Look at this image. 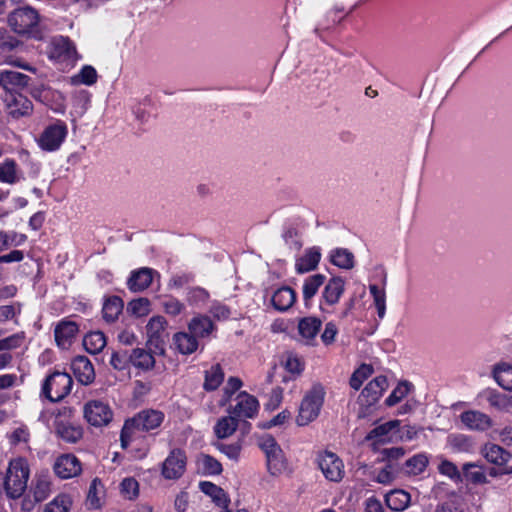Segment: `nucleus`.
<instances>
[{
	"instance_id": "obj_1",
	"label": "nucleus",
	"mask_w": 512,
	"mask_h": 512,
	"mask_svg": "<svg viewBox=\"0 0 512 512\" xmlns=\"http://www.w3.org/2000/svg\"><path fill=\"white\" fill-rule=\"evenodd\" d=\"M28 478L29 467L24 459L10 461L4 478L6 495L11 499L21 497L27 488Z\"/></svg>"
},
{
	"instance_id": "obj_2",
	"label": "nucleus",
	"mask_w": 512,
	"mask_h": 512,
	"mask_svg": "<svg viewBox=\"0 0 512 512\" xmlns=\"http://www.w3.org/2000/svg\"><path fill=\"white\" fill-rule=\"evenodd\" d=\"M325 394L326 392L322 384H313L301 401L298 415L296 417L297 425H308L319 416L324 403Z\"/></svg>"
},
{
	"instance_id": "obj_3",
	"label": "nucleus",
	"mask_w": 512,
	"mask_h": 512,
	"mask_svg": "<svg viewBox=\"0 0 512 512\" xmlns=\"http://www.w3.org/2000/svg\"><path fill=\"white\" fill-rule=\"evenodd\" d=\"M39 20L37 10L30 6L17 8L8 16V24L15 33L29 35L35 39L41 38L38 29Z\"/></svg>"
},
{
	"instance_id": "obj_4",
	"label": "nucleus",
	"mask_w": 512,
	"mask_h": 512,
	"mask_svg": "<svg viewBox=\"0 0 512 512\" xmlns=\"http://www.w3.org/2000/svg\"><path fill=\"white\" fill-rule=\"evenodd\" d=\"M72 377L66 372L54 371L42 385V394L51 402L63 400L71 391Z\"/></svg>"
},
{
	"instance_id": "obj_5",
	"label": "nucleus",
	"mask_w": 512,
	"mask_h": 512,
	"mask_svg": "<svg viewBox=\"0 0 512 512\" xmlns=\"http://www.w3.org/2000/svg\"><path fill=\"white\" fill-rule=\"evenodd\" d=\"M167 321L163 316L152 317L146 325L148 344L154 347L156 352L164 354L165 342L168 339Z\"/></svg>"
},
{
	"instance_id": "obj_6",
	"label": "nucleus",
	"mask_w": 512,
	"mask_h": 512,
	"mask_svg": "<svg viewBox=\"0 0 512 512\" xmlns=\"http://www.w3.org/2000/svg\"><path fill=\"white\" fill-rule=\"evenodd\" d=\"M84 417L95 427L107 425L112 420V410L109 405L100 400H91L84 405Z\"/></svg>"
},
{
	"instance_id": "obj_7",
	"label": "nucleus",
	"mask_w": 512,
	"mask_h": 512,
	"mask_svg": "<svg viewBox=\"0 0 512 512\" xmlns=\"http://www.w3.org/2000/svg\"><path fill=\"white\" fill-rule=\"evenodd\" d=\"M186 463V453L180 448L172 449L162 463V476L168 480L179 479L186 470Z\"/></svg>"
},
{
	"instance_id": "obj_8",
	"label": "nucleus",
	"mask_w": 512,
	"mask_h": 512,
	"mask_svg": "<svg viewBox=\"0 0 512 512\" xmlns=\"http://www.w3.org/2000/svg\"><path fill=\"white\" fill-rule=\"evenodd\" d=\"M318 465L325 478L332 482H339L344 476L342 460L332 452H325L318 458Z\"/></svg>"
},
{
	"instance_id": "obj_9",
	"label": "nucleus",
	"mask_w": 512,
	"mask_h": 512,
	"mask_svg": "<svg viewBox=\"0 0 512 512\" xmlns=\"http://www.w3.org/2000/svg\"><path fill=\"white\" fill-rule=\"evenodd\" d=\"M152 100L149 96H145L133 105L132 113L134 116L133 122L130 123V129L134 134L140 135L146 131L145 126L149 123L152 117Z\"/></svg>"
},
{
	"instance_id": "obj_10",
	"label": "nucleus",
	"mask_w": 512,
	"mask_h": 512,
	"mask_svg": "<svg viewBox=\"0 0 512 512\" xmlns=\"http://www.w3.org/2000/svg\"><path fill=\"white\" fill-rule=\"evenodd\" d=\"M3 100L8 115L14 119L29 116L33 111L32 102L21 93H5Z\"/></svg>"
},
{
	"instance_id": "obj_11",
	"label": "nucleus",
	"mask_w": 512,
	"mask_h": 512,
	"mask_svg": "<svg viewBox=\"0 0 512 512\" xmlns=\"http://www.w3.org/2000/svg\"><path fill=\"white\" fill-rule=\"evenodd\" d=\"M67 135V127L64 123H56L48 126L39 138V145L43 150H57Z\"/></svg>"
},
{
	"instance_id": "obj_12",
	"label": "nucleus",
	"mask_w": 512,
	"mask_h": 512,
	"mask_svg": "<svg viewBox=\"0 0 512 512\" xmlns=\"http://www.w3.org/2000/svg\"><path fill=\"white\" fill-rule=\"evenodd\" d=\"M164 420L163 412L154 409H145L130 418V429L151 431L158 428Z\"/></svg>"
},
{
	"instance_id": "obj_13",
	"label": "nucleus",
	"mask_w": 512,
	"mask_h": 512,
	"mask_svg": "<svg viewBox=\"0 0 512 512\" xmlns=\"http://www.w3.org/2000/svg\"><path fill=\"white\" fill-rule=\"evenodd\" d=\"M237 403L229 409V413L237 419L254 418L257 415L259 402L253 395L240 392L236 398Z\"/></svg>"
},
{
	"instance_id": "obj_14",
	"label": "nucleus",
	"mask_w": 512,
	"mask_h": 512,
	"mask_svg": "<svg viewBox=\"0 0 512 512\" xmlns=\"http://www.w3.org/2000/svg\"><path fill=\"white\" fill-rule=\"evenodd\" d=\"M53 469L55 474L62 479L75 477L82 470L80 461L73 454L59 456L54 463Z\"/></svg>"
},
{
	"instance_id": "obj_15",
	"label": "nucleus",
	"mask_w": 512,
	"mask_h": 512,
	"mask_svg": "<svg viewBox=\"0 0 512 512\" xmlns=\"http://www.w3.org/2000/svg\"><path fill=\"white\" fill-rule=\"evenodd\" d=\"M388 387L386 376L380 375L371 380L362 390L359 399L363 405H374Z\"/></svg>"
},
{
	"instance_id": "obj_16",
	"label": "nucleus",
	"mask_w": 512,
	"mask_h": 512,
	"mask_svg": "<svg viewBox=\"0 0 512 512\" xmlns=\"http://www.w3.org/2000/svg\"><path fill=\"white\" fill-rule=\"evenodd\" d=\"M51 57L68 62L77 59V51L73 42L68 37L59 36L52 41Z\"/></svg>"
},
{
	"instance_id": "obj_17",
	"label": "nucleus",
	"mask_w": 512,
	"mask_h": 512,
	"mask_svg": "<svg viewBox=\"0 0 512 512\" xmlns=\"http://www.w3.org/2000/svg\"><path fill=\"white\" fill-rule=\"evenodd\" d=\"M160 277L155 269L141 267L130 272V291L142 292L146 290L153 282L154 277Z\"/></svg>"
},
{
	"instance_id": "obj_18",
	"label": "nucleus",
	"mask_w": 512,
	"mask_h": 512,
	"mask_svg": "<svg viewBox=\"0 0 512 512\" xmlns=\"http://www.w3.org/2000/svg\"><path fill=\"white\" fill-rule=\"evenodd\" d=\"M30 77L12 70H5L0 73V86L5 93H18L17 90L28 86Z\"/></svg>"
},
{
	"instance_id": "obj_19",
	"label": "nucleus",
	"mask_w": 512,
	"mask_h": 512,
	"mask_svg": "<svg viewBox=\"0 0 512 512\" xmlns=\"http://www.w3.org/2000/svg\"><path fill=\"white\" fill-rule=\"evenodd\" d=\"M71 368L76 379L83 385L91 384L95 379V371L92 363L86 356H77L71 363Z\"/></svg>"
},
{
	"instance_id": "obj_20",
	"label": "nucleus",
	"mask_w": 512,
	"mask_h": 512,
	"mask_svg": "<svg viewBox=\"0 0 512 512\" xmlns=\"http://www.w3.org/2000/svg\"><path fill=\"white\" fill-rule=\"evenodd\" d=\"M460 419L470 430L485 431L492 427V419L487 414L477 410L461 413Z\"/></svg>"
},
{
	"instance_id": "obj_21",
	"label": "nucleus",
	"mask_w": 512,
	"mask_h": 512,
	"mask_svg": "<svg viewBox=\"0 0 512 512\" xmlns=\"http://www.w3.org/2000/svg\"><path fill=\"white\" fill-rule=\"evenodd\" d=\"M484 458L496 466H512V454L497 444H486L482 450Z\"/></svg>"
},
{
	"instance_id": "obj_22",
	"label": "nucleus",
	"mask_w": 512,
	"mask_h": 512,
	"mask_svg": "<svg viewBox=\"0 0 512 512\" xmlns=\"http://www.w3.org/2000/svg\"><path fill=\"white\" fill-rule=\"evenodd\" d=\"M345 291V281L342 277H332L325 285L322 298L329 306L337 304Z\"/></svg>"
},
{
	"instance_id": "obj_23",
	"label": "nucleus",
	"mask_w": 512,
	"mask_h": 512,
	"mask_svg": "<svg viewBox=\"0 0 512 512\" xmlns=\"http://www.w3.org/2000/svg\"><path fill=\"white\" fill-rule=\"evenodd\" d=\"M320 259L321 253L319 248H309L300 258L296 260L295 270L298 274H304L313 271L317 268Z\"/></svg>"
},
{
	"instance_id": "obj_24",
	"label": "nucleus",
	"mask_w": 512,
	"mask_h": 512,
	"mask_svg": "<svg viewBox=\"0 0 512 512\" xmlns=\"http://www.w3.org/2000/svg\"><path fill=\"white\" fill-rule=\"evenodd\" d=\"M271 301L276 310L285 312L295 303L296 292L289 286L280 287L272 295Z\"/></svg>"
},
{
	"instance_id": "obj_25",
	"label": "nucleus",
	"mask_w": 512,
	"mask_h": 512,
	"mask_svg": "<svg viewBox=\"0 0 512 512\" xmlns=\"http://www.w3.org/2000/svg\"><path fill=\"white\" fill-rule=\"evenodd\" d=\"M78 332V326L72 321L59 323L54 330L55 341L61 348L68 347Z\"/></svg>"
},
{
	"instance_id": "obj_26",
	"label": "nucleus",
	"mask_w": 512,
	"mask_h": 512,
	"mask_svg": "<svg viewBox=\"0 0 512 512\" xmlns=\"http://www.w3.org/2000/svg\"><path fill=\"white\" fill-rule=\"evenodd\" d=\"M322 326V321L317 317H304L298 322V332L307 344L315 339Z\"/></svg>"
},
{
	"instance_id": "obj_27",
	"label": "nucleus",
	"mask_w": 512,
	"mask_h": 512,
	"mask_svg": "<svg viewBox=\"0 0 512 512\" xmlns=\"http://www.w3.org/2000/svg\"><path fill=\"white\" fill-rule=\"evenodd\" d=\"M214 328L215 326L212 320L206 315H197L193 317L188 324L189 332L201 338L209 336Z\"/></svg>"
},
{
	"instance_id": "obj_28",
	"label": "nucleus",
	"mask_w": 512,
	"mask_h": 512,
	"mask_svg": "<svg viewBox=\"0 0 512 512\" xmlns=\"http://www.w3.org/2000/svg\"><path fill=\"white\" fill-rule=\"evenodd\" d=\"M197 337L190 332H178L173 335V343L179 353L190 355L198 348Z\"/></svg>"
},
{
	"instance_id": "obj_29",
	"label": "nucleus",
	"mask_w": 512,
	"mask_h": 512,
	"mask_svg": "<svg viewBox=\"0 0 512 512\" xmlns=\"http://www.w3.org/2000/svg\"><path fill=\"white\" fill-rule=\"evenodd\" d=\"M104 497H105L104 485L102 484L100 479L94 478L92 480V482L90 483V486L88 489L86 505L90 509H99L104 503Z\"/></svg>"
},
{
	"instance_id": "obj_30",
	"label": "nucleus",
	"mask_w": 512,
	"mask_h": 512,
	"mask_svg": "<svg viewBox=\"0 0 512 512\" xmlns=\"http://www.w3.org/2000/svg\"><path fill=\"white\" fill-rule=\"evenodd\" d=\"M411 501V496L408 492L396 489L386 494V505L393 511L405 510Z\"/></svg>"
},
{
	"instance_id": "obj_31",
	"label": "nucleus",
	"mask_w": 512,
	"mask_h": 512,
	"mask_svg": "<svg viewBox=\"0 0 512 512\" xmlns=\"http://www.w3.org/2000/svg\"><path fill=\"white\" fill-rule=\"evenodd\" d=\"M461 474L463 480H466L467 482H470L474 485L486 484L489 482L482 466H479L476 463H465L462 466Z\"/></svg>"
},
{
	"instance_id": "obj_32",
	"label": "nucleus",
	"mask_w": 512,
	"mask_h": 512,
	"mask_svg": "<svg viewBox=\"0 0 512 512\" xmlns=\"http://www.w3.org/2000/svg\"><path fill=\"white\" fill-rule=\"evenodd\" d=\"M238 419L230 414L220 418L214 426V433L218 439L230 437L237 430Z\"/></svg>"
},
{
	"instance_id": "obj_33",
	"label": "nucleus",
	"mask_w": 512,
	"mask_h": 512,
	"mask_svg": "<svg viewBox=\"0 0 512 512\" xmlns=\"http://www.w3.org/2000/svg\"><path fill=\"white\" fill-rule=\"evenodd\" d=\"M428 463V457L424 453H419L407 459L402 470L407 475L416 476L424 472Z\"/></svg>"
},
{
	"instance_id": "obj_34",
	"label": "nucleus",
	"mask_w": 512,
	"mask_h": 512,
	"mask_svg": "<svg viewBox=\"0 0 512 512\" xmlns=\"http://www.w3.org/2000/svg\"><path fill=\"white\" fill-rule=\"evenodd\" d=\"M493 378L497 384L507 391H512V365L498 364L493 369Z\"/></svg>"
},
{
	"instance_id": "obj_35",
	"label": "nucleus",
	"mask_w": 512,
	"mask_h": 512,
	"mask_svg": "<svg viewBox=\"0 0 512 512\" xmlns=\"http://www.w3.org/2000/svg\"><path fill=\"white\" fill-rule=\"evenodd\" d=\"M83 346L90 354H97L106 346V338L103 332L93 331L84 336Z\"/></svg>"
},
{
	"instance_id": "obj_36",
	"label": "nucleus",
	"mask_w": 512,
	"mask_h": 512,
	"mask_svg": "<svg viewBox=\"0 0 512 512\" xmlns=\"http://www.w3.org/2000/svg\"><path fill=\"white\" fill-rule=\"evenodd\" d=\"M325 279L326 277L323 274H314L304 280L303 299L306 305L317 294L319 288L324 284Z\"/></svg>"
},
{
	"instance_id": "obj_37",
	"label": "nucleus",
	"mask_w": 512,
	"mask_h": 512,
	"mask_svg": "<svg viewBox=\"0 0 512 512\" xmlns=\"http://www.w3.org/2000/svg\"><path fill=\"white\" fill-rule=\"evenodd\" d=\"M224 380V372L220 366V364H215L211 366V368L205 371V379L203 388L205 391H214L216 390Z\"/></svg>"
},
{
	"instance_id": "obj_38",
	"label": "nucleus",
	"mask_w": 512,
	"mask_h": 512,
	"mask_svg": "<svg viewBox=\"0 0 512 512\" xmlns=\"http://www.w3.org/2000/svg\"><path fill=\"white\" fill-rule=\"evenodd\" d=\"M124 303L118 296L109 297L102 308L103 318L107 322H114L122 312Z\"/></svg>"
},
{
	"instance_id": "obj_39",
	"label": "nucleus",
	"mask_w": 512,
	"mask_h": 512,
	"mask_svg": "<svg viewBox=\"0 0 512 512\" xmlns=\"http://www.w3.org/2000/svg\"><path fill=\"white\" fill-rule=\"evenodd\" d=\"M330 261L341 269H352L354 267V254L345 248H337L332 251Z\"/></svg>"
},
{
	"instance_id": "obj_40",
	"label": "nucleus",
	"mask_w": 512,
	"mask_h": 512,
	"mask_svg": "<svg viewBox=\"0 0 512 512\" xmlns=\"http://www.w3.org/2000/svg\"><path fill=\"white\" fill-rule=\"evenodd\" d=\"M130 363L136 368L149 370L154 367L155 359L150 352L144 349H134L130 355Z\"/></svg>"
},
{
	"instance_id": "obj_41",
	"label": "nucleus",
	"mask_w": 512,
	"mask_h": 512,
	"mask_svg": "<svg viewBox=\"0 0 512 512\" xmlns=\"http://www.w3.org/2000/svg\"><path fill=\"white\" fill-rule=\"evenodd\" d=\"M266 462L268 471L273 476L281 474L286 469V460L281 448L267 455Z\"/></svg>"
},
{
	"instance_id": "obj_42",
	"label": "nucleus",
	"mask_w": 512,
	"mask_h": 512,
	"mask_svg": "<svg viewBox=\"0 0 512 512\" xmlns=\"http://www.w3.org/2000/svg\"><path fill=\"white\" fill-rule=\"evenodd\" d=\"M19 181L17 163L14 159H5L0 163V182L15 184Z\"/></svg>"
},
{
	"instance_id": "obj_43",
	"label": "nucleus",
	"mask_w": 512,
	"mask_h": 512,
	"mask_svg": "<svg viewBox=\"0 0 512 512\" xmlns=\"http://www.w3.org/2000/svg\"><path fill=\"white\" fill-rule=\"evenodd\" d=\"M57 435L68 443H76L82 437V430L71 424L58 422L56 425Z\"/></svg>"
},
{
	"instance_id": "obj_44",
	"label": "nucleus",
	"mask_w": 512,
	"mask_h": 512,
	"mask_svg": "<svg viewBox=\"0 0 512 512\" xmlns=\"http://www.w3.org/2000/svg\"><path fill=\"white\" fill-rule=\"evenodd\" d=\"M419 96L428 102H437L440 100L443 93L438 89V81L434 78L426 79Z\"/></svg>"
},
{
	"instance_id": "obj_45",
	"label": "nucleus",
	"mask_w": 512,
	"mask_h": 512,
	"mask_svg": "<svg viewBox=\"0 0 512 512\" xmlns=\"http://www.w3.org/2000/svg\"><path fill=\"white\" fill-rule=\"evenodd\" d=\"M199 486L201 491L210 496L218 505H225L227 503V495L221 487L208 481L200 482Z\"/></svg>"
},
{
	"instance_id": "obj_46",
	"label": "nucleus",
	"mask_w": 512,
	"mask_h": 512,
	"mask_svg": "<svg viewBox=\"0 0 512 512\" xmlns=\"http://www.w3.org/2000/svg\"><path fill=\"white\" fill-rule=\"evenodd\" d=\"M199 464L205 475H220L223 471L221 463L208 454H202L199 457Z\"/></svg>"
},
{
	"instance_id": "obj_47",
	"label": "nucleus",
	"mask_w": 512,
	"mask_h": 512,
	"mask_svg": "<svg viewBox=\"0 0 512 512\" xmlns=\"http://www.w3.org/2000/svg\"><path fill=\"white\" fill-rule=\"evenodd\" d=\"M72 505L70 496L60 494L46 504L43 512H69Z\"/></svg>"
},
{
	"instance_id": "obj_48",
	"label": "nucleus",
	"mask_w": 512,
	"mask_h": 512,
	"mask_svg": "<svg viewBox=\"0 0 512 512\" xmlns=\"http://www.w3.org/2000/svg\"><path fill=\"white\" fill-rule=\"evenodd\" d=\"M450 447L456 452H471L473 450L472 440L463 434H453L448 438Z\"/></svg>"
},
{
	"instance_id": "obj_49",
	"label": "nucleus",
	"mask_w": 512,
	"mask_h": 512,
	"mask_svg": "<svg viewBox=\"0 0 512 512\" xmlns=\"http://www.w3.org/2000/svg\"><path fill=\"white\" fill-rule=\"evenodd\" d=\"M400 422L398 420L388 421L384 424H381L375 428H373L366 436L367 440H384L390 432L396 429L399 426Z\"/></svg>"
},
{
	"instance_id": "obj_50",
	"label": "nucleus",
	"mask_w": 512,
	"mask_h": 512,
	"mask_svg": "<svg viewBox=\"0 0 512 512\" xmlns=\"http://www.w3.org/2000/svg\"><path fill=\"white\" fill-rule=\"evenodd\" d=\"M373 373V367L369 364H362L358 369H356L349 381L351 388L354 390H359L362 386L364 380H366Z\"/></svg>"
},
{
	"instance_id": "obj_51",
	"label": "nucleus",
	"mask_w": 512,
	"mask_h": 512,
	"mask_svg": "<svg viewBox=\"0 0 512 512\" xmlns=\"http://www.w3.org/2000/svg\"><path fill=\"white\" fill-rule=\"evenodd\" d=\"M369 292L373 297L377 314L380 319L384 318L386 313V294L385 291L380 289L377 285H370Z\"/></svg>"
},
{
	"instance_id": "obj_52",
	"label": "nucleus",
	"mask_w": 512,
	"mask_h": 512,
	"mask_svg": "<svg viewBox=\"0 0 512 512\" xmlns=\"http://www.w3.org/2000/svg\"><path fill=\"white\" fill-rule=\"evenodd\" d=\"M412 384L408 381H401L396 388L386 398L385 403L387 406H394L400 402L410 391Z\"/></svg>"
},
{
	"instance_id": "obj_53",
	"label": "nucleus",
	"mask_w": 512,
	"mask_h": 512,
	"mask_svg": "<svg viewBox=\"0 0 512 512\" xmlns=\"http://www.w3.org/2000/svg\"><path fill=\"white\" fill-rule=\"evenodd\" d=\"M151 302L146 297L130 300V313L136 317H143L150 313Z\"/></svg>"
},
{
	"instance_id": "obj_54",
	"label": "nucleus",
	"mask_w": 512,
	"mask_h": 512,
	"mask_svg": "<svg viewBox=\"0 0 512 512\" xmlns=\"http://www.w3.org/2000/svg\"><path fill=\"white\" fill-rule=\"evenodd\" d=\"M74 83L84 84V85H93L97 81V72L94 67L90 65H85L80 72L75 75L73 78Z\"/></svg>"
},
{
	"instance_id": "obj_55",
	"label": "nucleus",
	"mask_w": 512,
	"mask_h": 512,
	"mask_svg": "<svg viewBox=\"0 0 512 512\" xmlns=\"http://www.w3.org/2000/svg\"><path fill=\"white\" fill-rule=\"evenodd\" d=\"M51 492V483L45 477H40L36 480L33 487V496L36 502L44 501Z\"/></svg>"
},
{
	"instance_id": "obj_56",
	"label": "nucleus",
	"mask_w": 512,
	"mask_h": 512,
	"mask_svg": "<svg viewBox=\"0 0 512 512\" xmlns=\"http://www.w3.org/2000/svg\"><path fill=\"white\" fill-rule=\"evenodd\" d=\"M438 470L442 475L449 477L456 483L463 482L461 472L458 470L457 466L449 460H443L439 464Z\"/></svg>"
},
{
	"instance_id": "obj_57",
	"label": "nucleus",
	"mask_w": 512,
	"mask_h": 512,
	"mask_svg": "<svg viewBox=\"0 0 512 512\" xmlns=\"http://www.w3.org/2000/svg\"><path fill=\"white\" fill-rule=\"evenodd\" d=\"M213 446L218 451H220L221 453L226 455L229 459H232L235 461L238 460V458L240 456L241 449H242L241 444L239 442L232 443V444H224L219 441H216L213 443Z\"/></svg>"
},
{
	"instance_id": "obj_58",
	"label": "nucleus",
	"mask_w": 512,
	"mask_h": 512,
	"mask_svg": "<svg viewBox=\"0 0 512 512\" xmlns=\"http://www.w3.org/2000/svg\"><path fill=\"white\" fill-rule=\"evenodd\" d=\"M487 401L490 406L494 407L499 411L509 410V400L507 394H502L497 391H491L487 397Z\"/></svg>"
},
{
	"instance_id": "obj_59",
	"label": "nucleus",
	"mask_w": 512,
	"mask_h": 512,
	"mask_svg": "<svg viewBox=\"0 0 512 512\" xmlns=\"http://www.w3.org/2000/svg\"><path fill=\"white\" fill-rule=\"evenodd\" d=\"M434 512H464L463 503L460 499H448L439 503Z\"/></svg>"
},
{
	"instance_id": "obj_60",
	"label": "nucleus",
	"mask_w": 512,
	"mask_h": 512,
	"mask_svg": "<svg viewBox=\"0 0 512 512\" xmlns=\"http://www.w3.org/2000/svg\"><path fill=\"white\" fill-rule=\"evenodd\" d=\"M258 445L261 448V450L265 453V456L281 448L280 445L275 440V438L269 434L262 436L259 439Z\"/></svg>"
},
{
	"instance_id": "obj_61",
	"label": "nucleus",
	"mask_w": 512,
	"mask_h": 512,
	"mask_svg": "<svg viewBox=\"0 0 512 512\" xmlns=\"http://www.w3.org/2000/svg\"><path fill=\"white\" fill-rule=\"evenodd\" d=\"M162 306L165 312L172 316L180 314L184 308L183 303H181L178 299L173 297L164 299L162 302Z\"/></svg>"
},
{
	"instance_id": "obj_62",
	"label": "nucleus",
	"mask_w": 512,
	"mask_h": 512,
	"mask_svg": "<svg viewBox=\"0 0 512 512\" xmlns=\"http://www.w3.org/2000/svg\"><path fill=\"white\" fill-rule=\"evenodd\" d=\"M151 387L149 383L136 381L133 389V401L136 405L143 402L144 397L149 393Z\"/></svg>"
},
{
	"instance_id": "obj_63",
	"label": "nucleus",
	"mask_w": 512,
	"mask_h": 512,
	"mask_svg": "<svg viewBox=\"0 0 512 512\" xmlns=\"http://www.w3.org/2000/svg\"><path fill=\"white\" fill-rule=\"evenodd\" d=\"M285 369L292 374L300 375L304 370V364L299 358L288 356L285 362Z\"/></svg>"
},
{
	"instance_id": "obj_64",
	"label": "nucleus",
	"mask_w": 512,
	"mask_h": 512,
	"mask_svg": "<svg viewBox=\"0 0 512 512\" xmlns=\"http://www.w3.org/2000/svg\"><path fill=\"white\" fill-rule=\"evenodd\" d=\"M22 337L19 334H13L9 337L0 340V351L11 350L19 347L22 342Z\"/></svg>"
}]
</instances>
